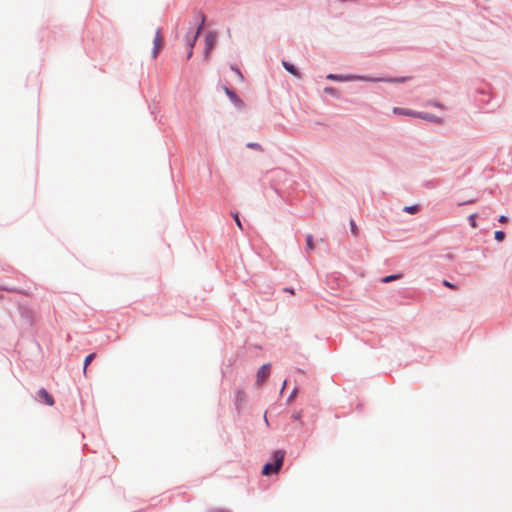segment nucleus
I'll use <instances>...</instances> for the list:
<instances>
[{
  "mask_svg": "<svg viewBox=\"0 0 512 512\" xmlns=\"http://www.w3.org/2000/svg\"><path fill=\"white\" fill-rule=\"evenodd\" d=\"M206 16L202 12H196L193 21H190L189 31L185 35V43L187 46L186 60H190L193 56L194 46L201 35L205 26Z\"/></svg>",
  "mask_w": 512,
  "mask_h": 512,
  "instance_id": "nucleus-1",
  "label": "nucleus"
},
{
  "mask_svg": "<svg viewBox=\"0 0 512 512\" xmlns=\"http://www.w3.org/2000/svg\"><path fill=\"white\" fill-rule=\"evenodd\" d=\"M285 456V452L282 449L273 450L266 462L262 465L261 474L264 476H271L272 474L277 473L279 468L282 465L283 459Z\"/></svg>",
  "mask_w": 512,
  "mask_h": 512,
  "instance_id": "nucleus-2",
  "label": "nucleus"
},
{
  "mask_svg": "<svg viewBox=\"0 0 512 512\" xmlns=\"http://www.w3.org/2000/svg\"><path fill=\"white\" fill-rule=\"evenodd\" d=\"M475 101L480 105L495 107L498 106V102L493 103L495 97L492 95L491 89L488 86L478 87L475 89Z\"/></svg>",
  "mask_w": 512,
  "mask_h": 512,
  "instance_id": "nucleus-3",
  "label": "nucleus"
},
{
  "mask_svg": "<svg viewBox=\"0 0 512 512\" xmlns=\"http://www.w3.org/2000/svg\"><path fill=\"white\" fill-rule=\"evenodd\" d=\"M305 242V250L307 253H322L325 252L328 247L327 242L323 238L315 239L312 234L306 235Z\"/></svg>",
  "mask_w": 512,
  "mask_h": 512,
  "instance_id": "nucleus-4",
  "label": "nucleus"
},
{
  "mask_svg": "<svg viewBox=\"0 0 512 512\" xmlns=\"http://www.w3.org/2000/svg\"><path fill=\"white\" fill-rule=\"evenodd\" d=\"M218 41V33L215 30H209L205 34V48L203 52V60L209 61L211 58V51Z\"/></svg>",
  "mask_w": 512,
  "mask_h": 512,
  "instance_id": "nucleus-5",
  "label": "nucleus"
},
{
  "mask_svg": "<svg viewBox=\"0 0 512 512\" xmlns=\"http://www.w3.org/2000/svg\"><path fill=\"white\" fill-rule=\"evenodd\" d=\"M17 310L21 319L29 326L32 327L35 324L34 311L27 303L18 302Z\"/></svg>",
  "mask_w": 512,
  "mask_h": 512,
  "instance_id": "nucleus-6",
  "label": "nucleus"
},
{
  "mask_svg": "<svg viewBox=\"0 0 512 512\" xmlns=\"http://www.w3.org/2000/svg\"><path fill=\"white\" fill-rule=\"evenodd\" d=\"M35 400L38 403L49 407H52L55 404L54 396L45 387H41L37 390Z\"/></svg>",
  "mask_w": 512,
  "mask_h": 512,
  "instance_id": "nucleus-7",
  "label": "nucleus"
},
{
  "mask_svg": "<svg viewBox=\"0 0 512 512\" xmlns=\"http://www.w3.org/2000/svg\"><path fill=\"white\" fill-rule=\"evenodd\" d=\"M222 88H223L226 96L233 103V105L235 106L236 109L243 110L245 108V102L233 88H231L227 85H223Z\"/></svg>",
  "mask_w": 512,
  "mask_h": 512,
  "instance_id": "nucleus-8",
  "label": "nucleus"
},
{
  "mask_svg": "<svg viewBox=\"0 0 512 512\" xmlns=\"http://www.w3.org/2000/svg\"><path fill=\"white\" fill-rule=\"evenodd\" d=\"M234 273L237 278L244 282L249 279L250 273L246 268L244 258H234Z\"/></svg>",
  "mask_w": 512,
  "mask_h": 512,
  "instance_id": "nucleus-9",
  "label": "nucleus"
},
{
  "mask_svg": "<svg viewBox=\"0 0 512 512\" xmlns=\"http://www.w3.org/2000/svg\"><path fill=\"white\" fill-rule=\"evenodd\" d=\"M234 408L238 415H241L243 412V405L246 403V392L243 388L237 387L234 390Z\"/></svg>",
  "mask_w": 512,
  "mask_h": 512,
  "instance_id": "nucleus-10",
  "label": "nucleus"
},
{
  "mask_svg": "<svg viewBox=\"0 0 512 512\" xmlns=\"http://www.w3.org/2000/svg\"><path fill=\"white\" fill-rule=\"evenodd\" d=\"M271 369H272V364L270 362L262 364L256 372L255 385H259L262 381H264L265 378L269 376Z\"/></svg>",
  "mask_w": 512,
  "mask_h": 512,
  "instance_id": "nucleus-11",
  "label": "nucleus"
},
{
  "mask_svg": "<svg viewBox=\"0 0 512 512\" xmlns=\"http://www.w3.org/2000/svg\"><path fill=\"white\" fill-rule=\"evenodd\" d=\"M161 28L156 30L155 37L153 39L152 58L156 59L159 53V49L163 46V40L161 36Z\"/></svg>",
  "mask_w": 512,
  "mask_h": 512,
  "instance_id": "nucleus-12",
  "label": "nucleus"
},
{
  "mask_svg": "<svg viewBox=\"0 0 512 512\" xmlns=\"http://www.w3.org/2000/svg\"><path fill=\"white\" fill-rule=\"evenodd\" d=\"M393 114L398 116H407L412 118H418L419 111L409 109V108H403V107H393L392 110Z\"/></svg>",
  "mask_w": 512,
  "mask_h": 512,
  "instance_id": "nucleus-13",
  "label": "nucleus"
},
{
  "mask_svg": "<svg viewBox=\"0 0 512 512\" xmlns=\"http://www.w3.org/2000/svg\"><path fill=\"white\" fill-rule=\"evenodd\" d=\"M282 66L283 68L294 77L300 78L301 77V71L297 65L294 63L288 61V60H282Z\"/></svg>",
  "mask_w": 512,
  "mask_h": 512,
  "instance_id": "nucleus-14",
  "label": "nucleus"
},
{
  "mask_svg": "<svg viewBox=\"0 0 512 512\" xmlns=\"http://www.w3.org/2000/svg\"><path fill=\"white\" fill-rule=\"evenodd\" d=\"M353 74H336L329 73L326 75L327 80L336 81V82H351L353 81Z\"/></svg>",
  "mask_w": 512,
  "mask_h": 512,
  "instance_id": "nucleus-15",
  "label": "nucleus"
},
{
  "mask_svg": "<svg viewBox=\"0 0 512 512\" xmlns=\"http://www.w3.org/2000/svg\"><path fill=\"white\" fill-rule=\"evenodd\" d=\"M411 76H383L382 83L403 84L411 80Z\"/></svg>",
  "mask_w": 512,
  "mask_h": 512,
  "instance_id": "nucleus-16",
  "label": "nucleus"
},
{
  "mask_svg": "<svg viewBox=\"0 0 512 512\" xmlns=\"http://www.w3.org/2000/svg\"><path fill=\"white\" fill-rule=\"evenodd\" d=\"M404 277V272L402 271H397L395 273H392V274H388V275H385V276H382L378 279L379 283L381 284H388V283H391L393 281H396V280H399V279H402Z\"/></svg>",
  "mask_w": 512,
  "mask_h": 512,
  "instance_id": "nucleus-17",
  "label": "nucleus"
},
{
  "mask_svg": "<svg viewBox=\"0 0 512 512\" xmlns=\"http://www.w3.org/2000/svg\"><path fill=\"white\" fill-rule=\"evenodd\" d=\"M355 78H353V81H362V82H368V83H382L383 76L382 77H373L371 75H359V74H353Z\"/></svg>",
  "mask_w": 512,
  "mask_h": 512,
  "instance_id": "nucleus-18",
  "label": "nucleus"
},
{
  "mask_svg": "<svg viewBox=\"0 0 512 512\" xmlns=\"http://www.w3.org/2000/svg\"><path fill=\"white\" fill-rule=\"evenodd\" d=\"M418 118L428 121V122H431V123H441L442 122V118L438 117L435 114L429 113V112L419 111Z\"/></svg>",
  "mask_w": 512,
  "mask_h": 512,
  "instance_id": "nucleus-19",
  "label": "nucleus"
},
{
  "mask_svg": "<svg viewBox=\"0 0 512 512\" xmlns=\"http://www.w3.org/2000/svg\"><path fill=\"white\" fill-rule=\"evenodd\" d=\"M231 217L233 218L235 224L237 225V227L241 230V231H244V226H243V222H244V218L242 217L241 213L237 210L235 211H231Z\"/></svg>",
  "mask_w": 512,
  "mask_h": 512,
  "instance_id": "nucleus-20",
  "label": "nucleus"
},
{
  "mask_svg": "<svg viewBox=\"0 0 512 512\" xmlns=\"http://www.w3.org/2000/svg\"><path fill=\"white\" fill-rule=\"evenodd\" d=\"M97 357V354L95 352L89 353L85 356L83 360V374L85 377H87V368L89 364Z\"/></svg>",
  "mask_w": 512,
  "mask_h": 512,
  "instance_id": "nucleus-21",
  "label": "nucleus"
},
{
  "mask_svg": "<svg viewBox=\"0 0 512 512\" xmlns=\"http://www.w3.org/2000/svg\"><path fill=\"white\" fill-rule=\"evenodd\" d=\"M421 208H422L421 205L418 203L412 204V205L404 206L402 208V212L411 214V215H415L421 211Z\"/></svg>",
  "mask_w": 512,
  "mask_h": 512,
  "instance_id": "nucleus-22",
  "label": "nucleus"
},
{
  "mask_svg": "<svg viewBox=\"0 0 512 512\" xmlns=\"http://www.w3.org/2000/svg\"><path fill=\"white\" fill-rule=\"evenodd\" d=\"M324 93L332 96L333 98L340 99L341 98V92L338 88L334 86H327L324 88Z\"/></svg>",
  "mask_w": 512,
  "mask_h": 512,
  "instance_id": "nucleus-23",
  "label": "nucleus"
},
{
  "mask_svg": "<svg viewBox=\"0 0 512 512\" xmlns=\"http://www.w3.org/2000/svg\"><path fill=\"white\" fill-rule=\"evenodd\" d=\"M0 288L1 289H5L6 291H9V292H16V293H21V294H24V295H29L30 294L29 290H26V289H23V288L9 287V286H5V285H0Z\"/></svg>",
  "mask_w": 512,
  "mask_h": 512,
  "instance_id": "nucleus-24",
  "label": "nucleus"
},
{
  "mask_svg": "<svg viewBox=\"0 0 512 512\" xmlns=\"http://www.w3.org/2000/svg\"><path fill=\"white\" fill-rule=\"evenodd\" d=\"M439 180H436V179H431V180H425L423 181L422 183V186L426 189H434L437 187V185L439 184Z\"/></svg>",
  "mask_w": 512,
  "mask_h": 512,
  "instance_id": "nucleus-25",
  "label": "nucleus"
},
{
  "mask_svg": "<svg viewBox=\"0 0 512 512\" xmlns=\"http://www.w3.org/2000/svg\"><path fill=\"white\" fill-rule=\"evenodd\" d=\"M302 417H303V411L302 410H299V411H294L292 414H291V419L295 422H299L301 426L304 425V423L302 422Z\"/></svg>",
  "mask_w": 512,
  "mask_h": 512,
  "instance_id": "nucleus-26",
  "label": "nucleus"
},
{
  "mask_svg": "<svg viewBox=\"0 0 512 512\" xmlns=\"http://www.w3.org/2000/svg\"><path fill=\"white\" fill-rule=\"evenodd\" d=\"M230 69L238 76L241 82L244 81V76L237 64H230Z\"/></svg>",
  "mask_w": 512,
  "mask_h": 512,
  "instance_id": "nucleus-27",
  "label": "nucleus"
},
{
  "mask_svg": "<svg viewBox=\"0 0 512 512\" xmlns=\"http://www.w3.org/2000/svg\"><path fill=\"white\" fill-rule=\"evenodd\" d=\"M506 238V233L505 231L503 230H496L494 232V239L497 241V242H502L504 241Z\"/></svg>",
  "mask_w": 512,
  "mask_h": 512,
  "instance_id": "nucleus-28",
  "label": "nucleus"
},
{
  "mask_svg": "<svg viewBox=\"0 0 512 512\" xmlns=\"http://www.w3.org/2000/svg\"><path fill=\"white\" fill-rule=\"evenodd\" d=\"M349 225H350L351 234L353 236L357 237L359 235V228H358L356 222L353 219H351Z\"/></svg>",
  "mask_w": 512,
  "mask_h": 512,
  "instance_id": "nucleus-29",
  "label": "nucleus"
},
{
  "mask_svg": "<svg viewBox=\"0 0 512 512\" xmlns=\"http://www.w3.org/2000/svg\"><path fill=\"white\" fill-rule=\"evenodd\" d=\"M468 223L473 228L477 227V214L476 213L468 216Z\"/></svg>",
  "mask_w": 512,
  "mask_h": 512,
  "instance_id": "nucleus-30",
  "label": "nucleus"
},
{
  "mask_svg": "<svg viewBox=\"0 0 512 512\" xmlns=\"http://www.w3.org/2000/svg\"><path fill=\"white\" fill-rule=\"evenodd\" d=\"M246 147L249 149L262 151V146L258 142H248Z\"/></svg>",
  "mask_w": 512,
  "mask_h": 512,
  "instance_id": "nucleus-31",
  "label": "nucleus"
},
{
  "mask_svg": "<svg viewBox=\"0 0 512 512\" xmlns=\"http://www.w3.org/2000/svg\"><path fill=\"white\" fill-rule=\"evenodd\" d=\"M442 284L445 286V287H448L452 290L456 289L458 287V284L456 283H451L450 281H448L447 279H443L442 280Z\"/></svg>",
  "mask_w": 512,
  "mask_h": 512,
  "instance_id": "nucleus-32",
  "label": "nucleus"
},
{
  "mask_svg": "<svg viewBox=\"0 0 512 512\" xmlns=\"http://www.w3.org/2000/svg\"><path fill=\"white\" fill-rule=\"evenodd\" d=\"M282 291H283L284 293H288V294H290V295H294V294L296 293V289H295L294 287H292V286H286V287H283V288H282Z\"/></svg>",
  "mask_w": 512,
  "mask_h": 512,
  "instance_id": "nucleus-33",
  "label": "nucleus"
},
{
  "mask_svg": "<svg viewBox=\"0 0 512 512\" xmlns=\"http://www.w3.org/2000/svg\"><path fill=\"white\" fill-rule=\"evenodd\" d=\"M296 389H297V387L295 386L293 388V390L291 391V393L289 394V396L287 397V399H286V404L287 405H290L292 403V399H293V396H294V394L296 392Z\"/></svg>",
  "mask_w": 512,
  "mask_h": 512,
  "instance_id": "nucleus-34",
  "label": "nucleus"
},
{
  "mask_svg": "<svg viewBox=\"0 0 512 512\" xmlns=\"http://www.w3.org/2000/svg\"><path fill=\"white\" fill-rule=\"evenodd\" d=\"M208 512H232L229 509L226 508H216V509H209Z\"/></svg>",
  "mask_w": 512,
  "mask_h": 512,
  "instance_id": "nucleus-35",
  "label": "nucleus"
},
{
  "mask_svg": "<svg viewBox=\"0 0 512 512\" xmlns=\"http://www.w3.org/2000/svg\"><path fill=\"white\" fill-rule=\"evenodd\" d=\"M509 220V217L507 215H501L499 218H498V221L500 223H505Z\"/></svg>",
  "mask_w": 512,
  "mask_h": 512,
  "instance_id": "nucleus-36",
  "label": "nucleus"
},
{
  "mask_svg": "<svg viewBox=\"0 0 512 512\" xmlns=\"http://www.w3.org/2000/svg\"><path fill=\"white\" fill-rule=\"evenodd\" d=\"M355 409L361 412L364 409V404L362 402H358L355 406Z\"/></svg>",
  "mask_w": 512,
  "mask_h": 512,
  "instance_id": "nucleus-37",
  "label": "nucleus"
},
{
  "mask_svg": "<svg viewBox=\"0 0 512 512\" xmlns=\"http://www.w3.org/2000/svg\"><path fill=\"white\" fill-rule=\"evenodd\" d=\"M33 343H34V345L36 346V348H37V350H38L39 352H42V351H43V350H42V346H41V344H40L38 341H36V340L34 339V340H33Z\"/></svg>",
  "mask_w": 512,
  "mask_h": 512,
  "instance_id": "nucleus-38",
  "label": "nucleus"
},
{
  "mask_svg": "<svg viewBox=\"0 0 512 512\" xmlns=\"http://www.w3.org/2000/svg\"><path fill=\"white\" fill-rule=\"evenodd\" d=\"M263 418H264V422H265L266 426L270 427V423H269V420L267 418V411H265Z\"/></svg>",
  "mask_w": 512,
  "mask_h": 512,
  "instance_id": "nucleus-39",
  "label": "nucleus"
},
{
  "mask_svg": "<svg viewBox=\"0 0 512 512\" xmlns=\"http://www.w3.org/2000/svg\"><path fill=\"white\" fill-rule=\"evenodd\" d=\"M231 364L227 365L225 368H222L221 369V372H222V375L225 376L226 375V372L227 370L230 368Z\"/></svg>",
  "mask_w": 512,
  "mask_h": 512,
  "instance_id": "nucleus-40",
  "label": "nucleus"
},
{
  "mask_svg": "<svg viewBox=\"0 0 512 512\" xmlns=\"http://www.w3.org/2000/svg\"><path fill=\"white\" fill-rule=\"evenodd\" d=\"M434 107H437V108H441L442 107V104L438 101H434L433 104H432Z\"/></svg>",
  "mask_w": 512,
  "mask_h": 512,
  "instance_id": "nucleus-41",
  "label": "nucleus"
},
{
  "mask_svg": "<svg viewBox=\"0 0 512 512\" xmlns=\"http://www.w3.org/2000/svg\"><path fill=\"white\" fill-rule=\"evenodd\" d=\"M286 383H287V380H285V381L283 382V385H282V388H281V392L284 390Z\"/></svg>",
  "mask_w": 512,
  "mask_h": 512,
  "instance_id": "nucleus-42",
  "label": "nucleus"
},
{
  "mask_svg": "<svg viewBox=\"0 0 512 512\" xmlns=\"http://www.w3.org/2000/svg\"><path fill=\"white\" fill-rule=\"evenodd\" d=\"M444 256L450 257V256H454V255L452 253H447Z\"/></svg>",
  "mask_w": 512,
  "mask_h": 512,
  "instance_id": "nucleus-43",
  "label": "nucleus"
},
{
  "mask_svg": "<svg viewBox=\"0 0 512 512\" xmlns=\"http://www.w3.org/2000/svg\"><path fill=\"white\" fill-rule=\"evenodd\" d=\"M3 290H4V289H1V288H0V291H3ZM1 299H2V295H0V300H1Z\"/></svg>",
  "mask_w": 512,
  "mask_h": 512,
  "instance_id": "nucleus-44",
  "label": "nucleus"
}]
</instances>
